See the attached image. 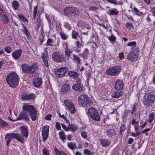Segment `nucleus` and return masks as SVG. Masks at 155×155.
<instances>
[{
	"label": "nucleus",
	"instance_id": "nucleus-1",
	"mask_svg": "<svg viewBox=\"0 0 155 155\" xmlns=\"http://www.w3.org/2000/svg\"><path fill=\"white\" fill-rule=\"evenodd\" d=\"M22 111L18 117L17 120L24 119L28 121L30 120L28 115L33 121L36 120L37 116V111L33 105L24 104L22 107Z\"/></svg>",
	"mask_w": 155,
	"mask_h": 155
},
{
	"label": "nucleus",
	"instance_id": "nucleus-2",
	"mask_svg": "<svg viewBox=\"0 0 155 155\" xmlns=\"http://www.w3.org/2000/svg\"><path fill=\"white\" fill-rule=\"evenodd\" d=\"M18 76L15 72L11 73L7 76L6 81L10 87H15L18 82Z\"/></svg>",
	"mask_w": 155,
	"mask_h": 155
},
{
	"label": "nucleus",
	"instance_id": "nucleus-3",
	"mask_svg": "<svg viewBox=\"0 0 155 155\" xmlns=\"http://www.w3.org/2000/svg\"><path fill=\"white\" fill-rule=\"evenodd\" d=\"M155 96L151 92L145 93L142 98L143 104L147 106H150L154 102Z\"/></svg>",
	"mask_w": 155,
	"mask_h": 155
},
{
	"label": "nucleus",
	"instance_id": "nucleus-4",
	"mask_svg": "<svg viewBox=\"0 0 155 155\" xmlns=\"http://www.w3.org/2000/svg\"><path fill=\"white\" fill-rule=\"evenodd\" d=\"M12 137L14 138L19 142L22 143H23L24 141L23 137L20 134L17 133H8L6 134L5 136V139L6 141L7 145L8 147V144L11 140V138Z\"/></svg>",
	"mask_w": 155,
	"mask_h": 155
},
{
	"label": "nucleus",
	"instance_id": "nucleus-5",
	"mask_svg": "<svg viewBox=\"0 0 155 155\" xmlns=\"http://www.w3.org/2000/svg\"><path fill=\"white\" fill-rule=\"evenodd\" d=\"M78 101L79 104L83 107L89 106L93 103L90 97L85 95H80L78 98Z\"/></svg>",
	"mask_w": 155,
	"mask_h": 155
},
{
	"label": "nucleus",
	"instance_id": "nucleus-6",
	"mask_svg": "<svg viewBox=\"0 0 155 155\" xmlns=\"http://www.w3.org/2000/svg\"><path fill=\"white\" fill-rule=\"evenodd\" d=\"M21 68L24 72L30 74H34L37 69V67L35 64V65L33 64L31 66H29L27 64H23L21 65Z\"/></svg>",
	"mask_w": 155,
	"mask_h": 155
},
{
	"label": "nucleus",
	"instance_id": "nucleus-7",
	"mask_svg": "<svg viewBox=\"0 0 155 155\" xmlns=\"http://www.w3.org/2000/svg\"><path fill=\"white\" fill-rule=\"evenodd\" d=\"M64 12L65 15H68V13H70L71 15L73 17L78 15L80 13L79 11L78 8L74 7H66L64 10Z\"/></svg>",
	"mask_w": 155,
	"mask_h": 155
},
{
	"label": "nucleus",
	"instance_id": "nucleus-8",
	"mask_svg": "<svg viewBox=\"0 0 155 155\" xmlns=\"http://www.w3.org/2000/svg\"><path fill=\"white\" fill-rule=\"evenodd\" d=\"M52 58L54 61L58 63H62L66 61V58L64 56L63 54H61L57 51L52 54Z\"/></svg>",
	"mask_w": 155,
	"mask_h": 155
},
{
	"label": "nucleus",
	"instance_id": "nucleus-9",
	"mask_svg": "<svg viewBox=\"0 0 155 155\" xmlns=\"http://www.w3.org/2000/svg\"><path fill=\"white\" fill-rule=\"evenodd\" d=\"M88 113L91 118L95 121H100V118L99 115L95 108L91 107L88 109Z\"/></svg>",
	"mask_w": 155,
	"mask_h": 155
},
{
	"label": "nucleus",
	"instance_id": "nucleus-10",
	"mask_svg": "<svg viewBox=\"0 0 155 155\" xmlns=\"http://www.w3.org/2000/svg\"><path fill=\"white\" fill-rule=\"evenodd\" d=\"M64 104L71 114L75 113L76 111L75 107L71 101L68 99H66L64 101Z\"/></svg>",
	"mask_w": 155,
	"mask_h": 155
},
{
	"label": "nucleus",
	"instance_id": "nucleus-11",
	"mask_svg": "<svg viewBox=\"0 0 155 155\" xmlns=\"http://www.w3.org/2000/svg\"><path fill=\"white\" fill-rule=\"evenodd\" d=\"M120 70V67H113L107 70L106 72L109 75L113 76L118 73Z\"/></svg>",
	"mask_w": 155,
	"mask_h": 155
},
{
	"label": "nucleus",
	"instance_id": "nucleus-12",
	"mask_svg": "<svg viewBox=\"0 0 155 155\" xmlns=\"http://www.w3.org/2000/svg\"><path fill=\"white\" fill-rule=\"evenodd\" d=\"M127 59L132 61H136L138 59L137 53L134 51L132 50L128 54Z\"/></svg>",
	"mask_w": 155,
	"mask_h": 155
},
{
	"label": "nucleus",
	"instance_id": "nucleus-13",
	"mask_svg": "<svg viewBox=\"0 0 155 155\" xmlns=\"http://www.w3.org/2000/svg\"><path fill=\"white\" fill-rule=\"evenodd\" d=\"M60 90L62 94H67L71 91V87L68 84H64L61 88Z\"/></svg>",
	"mask_w": 155,
	"mask_h": 155
},
{
	"label": "nucleus",
	"instance_id": "nucleus-14",
	"mask_svg": "<svg viewBox=\"0 0 155 155\" xmlns=\"http://www.w3.org/2000/svg\"><path fill=\"white\" fill-rule=\"evenodd\" d=\"M124 84L121 80H117L114 86V88L116 90L122 91L124 88Z\"/></svg>",
	"mask_w": 155,
	"mask_h": 155
},
{
	"label": "nucleus",
	"instance_id": "nucleus-15",
	"mask_svg": "<svg viewBox=\"0 0 155 155\" xmlns=\"http://www.w3.org/2000/svg\"><path fill=\"white\" fill-rule=\"evenodd\" d=\"M21 133L22 134L21 135L23 138L24 137L26 138L28 137V132L27 127L26 126H23L21 127L20 128ZM24 139V138H23Z\"/></svg>",
	"mask_w": 155,
	"mask_h": 155
},
{
	"label": "nucleus",
	"instance_id": "nucleus-16",
	"mask_svg": "<svg viewBox=\"0 0 155 155\" xmlns=\"http://www.w3.org/2000/svg\"><path fill=\"white\" fill-rule=\"evenodd\" d=\"M33 84L36 87H39L42 83V79L39 77L34 78L33 81Z\"/></svg>",
	"mask_w": 155,
	"mask_h": 155
},
{
	"label": "nucleus",
	"instance_id": "nucleus-17",
	"mask_svg": "<svg viewBox=\"0 0 155 155\" xmlns=\"http://www.w3.org/2000/svg\"><path fill=\"white\" fill-rule=\"evenodd\" d=\"M22 53V50L21 49L15 51L12 54V57L15 60L18 59L21 55Z\"/></svg>",
	"mask_w": 155,
	"mask_h": 155
},
{
	"label": "nucleus",
	"instance_id": "nucleus-18",
	"mask_svg": "<svg viewBox=\"0 0 155 155\" xmlns=\"http://www.w3.org/2000/svg\"><path fill=\"white\" fill-rule=\"evenodd\" d=\"M72 89L73 90L75 91H83V87L80 83L75 84L73 85L72 86Z\"/></svg>",
	"mask_w": 155,
	"mask_h": 155
},
{
	"label": "nucleus",
	"instance_id": "nucleus-19",
	"mask_svg": "<svg viewBox=\"0 0 155 155\" xmlns=\"http://www.w3.org/2000/svg\"><path fill=\"white\" fill-rule=\"evenodd\" d=\"M122 94V91L117 90L113 92L111 94V97L114 98H117L121 96Z\"/></svg>",
	"mask_w": 155,
	"mask_h": 155
},
{
	"label": "nucleus",
	"instance_id": "nucleus-20",
	"mask_svg": "<svg viewBox=\"0 0 155 155\" xmlns=\"http://www.w3.org/2000/svg\"><path fill=\"white\" fill-rule=\"evenodd\" d=\"M106 135L109 137L114 136L116 135V131L113 129H109L107 130Z\"/></svg>",
	"mask_w": 155,
	"mask_h": 155
},
{
	"label": "nucleus",
	"instance_id": "nucleus-21",
	"mask_svg": "<svg viewBox=\"0 0 155 155\" xmlns=\"http://www.w3.org/2000/svg\"><path fill=\"white\" fill-rule=\"evenodd\" d=\"M101 144L103 147H106L110 144V141L105 139H101L100 140Z\"/></svg>",
	"mask_w": 155,
	"mask_h": 155
},
{
	"label": "nucleus",
	"instance_id": "nucleus-22",
	"mask_svg": "<svg viewBox=\"0 0 155 155\" xmlns=\"http://www.w3.org/2000/svg\"><path fill=\"white\" fill-rule=\"evenodd\" d=\"M35 94H31L29 95H23L21 97V99L23 100H28L31 99H33L34 98Z\"/></svg>",
	"mask_w": 155,
	"mask_h": 155
},
{
	"label": "nucleus",
	"instance_id": "nucleus-23",
	"mask_svg": "<svg viewBox=\"0 0 155 155\" xmlns=\"http://www.w3.org/2000/svg\"><path fill=\"white\" fill-rule=\"evenodd\" d=\"M41 58L42 59L43 61L45 66L47 67L48 66V64L47 59V57L46 56L44 52L41 53Z\"/></svg>",
	"mask_w": 155,
	"mask_h": 155
},
{
	"label": "nucleus",
	"instance_id": "nucleus-24",
	"mask_svg": "<svg viewBox=\"0 0 155 155\" xmlns=\"http://www.w3.org/2000/svg\"><path fill=\"white\" fill-rule=\"evenodd\" d=\"M21 25L23 28V30H22L24 33H25L26 36L28 39H29L30 38V35L29 31L26 26L25 25L22 23Z\"/></svg>",
	"mask_w": 155,
	"mask_h": 155
},
{
	"label": "nucleus",
	"instance_id": "nucleus-25",
	"mask_svg": "<svg viewBox=\"0 0 155 155\" xmlns=\"http://www.w3.org/2000/svg\"><path fill=\"white\" fill-rule=\"evenodd\" d=\"M72 52V51L71 49L68 48L67 46L65 49V55L67 57L68 59V60L70 57V53Z\"/></svg>",
	"mask_w": 155,
	"mask_h": 155
},
{
	"label": "nucleus",
	"instance_id": "nucleus-26",
	"mask_svg": "<svg viewBox=\"0 0 155 155\" xmlns=\"http://www.w3.org/2000/svg\"><path fill=\"white\" fill-rule=\"evenodd\" d=\"M69 76L74 78H77L78 76V74L77 72L73 71H69L68 72Z\"/></svg>",
	"mask_w": 155,
	"mask_h": 155
},
{
	"label": "nucleus",
	"instance_id": "nucleus-27",
	"mask_svg": "<svg viewBox=\"0 0 155 155\" xmlns=\"http://www.w3.org/2000/svg\"><path fill=\"white\" fill-rule=\"evenodd\" d=\"M68 69L66 67H63L59 69V71L61 74V76L63 77L64 76L66 72L68 71Z\"/></svg>",
	"mask_w": 155,
	"mask_h": 155
},
{
	"label": "nucleus",
	"instance_id": "nucleus-28",
	"mask_svg": "<svg viewBox=\"0 0 155 155\" xmlns=\"http://www.w3.org/2000/svg\"><path fill=\"white\" fill-rule=\"evenodd\" d=\"M153 119L155 120V114L153 112L149 115L148 121L150 123H151Z\"/></svg>",
	"mask_w": 155,
	"mask_h": 155
},
{
	"label": "nucleus",
	"instance_id": "nucleus-29",
	"mask_svg": "<svg viewBox=\"0 0 155 155\" xmlns=\"http://www.w3.org/2000/svg\"><path fill=\"white\" fill-rule=\"evenodd\" d=\"M68 127L69 130H70L73 132H75L78 129L77 126L73 124H69Z\"/></svg>",
	"mask_w": 155,
	"mask_h": 155
},
{
	"label": "nucleus",
	"instance_id": "nucleus-30",
	"mask_svg": "<svg viewBox=\"0 0 155 155\" xmlns=\"http://www.w3.org/2000/svg\"><path fill=\"white\" fill-rule=\"evenodd\" d=\"M68 147L71 150H74L76 148V146L75 143L71 142L68 143Z\"/></svg>",
	"mask_w": 155,
	"mask_h": 155
},
{
	"label": "nucleus",
	"instance_id": "nucleus-31",
	"mask_svg": "<svg viewBox=\"0 0 155 155\" xmlns=\"http://www.w3.org/2000/svg\"><path fill=\"white\" fill-rule=\"evenodd\" d=\"M1 18L4 21V23L7 24L9 22V21L7 15L5 14H2Z\"/></svg>",
	"mask_w": 155,
	"mask_h": 155
},
{
	"label": "nucleus",
	"instance_id": "nucleus-32",
	"mask_svg": "<svg viewBox=\"0 0 155 155\" xmlns=\"http://www.w3.org/2000/svg\"><path fill=\"white\" fill-rule=\"evenodd\" d=\"M12 6L15 10H17L18 9L19 7L18 2L16 1H14L12 3Z\"/></svg>",
	"mask_w": 155,
	"mask_h": 155
},
{
	"label": "nucleus",
	"instance_id": "nucleus-33",
	"mask_svg": "<svg viewBox=\"0 0 155 155\" xmlns=\"http://www.w3.org/2000/svg\"><path fill=\"white\" fill-rule=\"evenodd\" d=\"M73 57L74 62L76 63L78 65L80 64L81 60L79 58L77 55L75 54H73Z\"/></svg>",
	"mask_w": 155,
	"mask_h": 155
},
{
	"label": "nucleus",
	"instance_id": "nucleus-34",
	"mask_svg": "<svg viewBox=\"0 0 155 155\" xmlns=\"http://www.w3.org/2000/svg\"><path fill=\"white\" fill-rule=\"evenodd\" d=\"M118 13V11L117 9L115 8L111 9L109 14L110 15H117Z\"/></svg>",
	"mask_w": 155,
	"mask_h": 155
},
{
	"label": "nucleus",
	"instance_id": "nucleus-35",
	"mask_svg": "<svg viewBox=\"0 0 155 155\" xmlns=\"http://www.w3.org/2000/svg\"><path fill=\"white\" fill-rule=\"evenodd\" d=\"M89 50L87 48H85L83 52L81 54H79V55H81L83 57L85 58L87 57L88 54Z\"/></svg>",
	"mask_w": 155,
	"mask_h": 155
},
{
	"label": "nucleus",
	"instance_id": "nucleus-36",
	"mask_svg": "<svg viewBox=\"0 0 155 155\" xmlns=\"http://www.w3.org/2000/svg\"><path fill=\"white\" fill-rule=\"evenodd\" d=\"M71 35L72 38L74 39H76L78 37H79L78 32L74 30L72 31Z\"/></svg>",
	"mask_w": 155,
	"mask_h": 155
},
{
	"label": "nucleus",
	"instance_id": "nucleus-37",
	"mask_svg": "<svg viewBox=\"0 0 155 155\" xmlns=\"http://www.w3.org/2000/svg\"><path fill=\"white\" fill-rule=\"evenodd\" d=\"M8 125V123L3 120L0 118V126L2 128L6 127Z\"/></svg>",
	"mask_w": 155,
	"mask_h": 155
},
{
	"label": "nucleus",
	"instance_id": "nucleus-38",
	"mask_svg": "<svg viewBox=\"0 0 155 155\" xmlns=\"http://www.w3.org/2000/svg\"><path fill=\"white\" fill-rule=\"evenodd\" d=\"M59 134L60 139L62 140V141L64 142V140L66 139V137L64 133L63 132H60L59 133Z\"/></svg>",
	"mask_w": 155,
	"mask_h": 155
},
{
	"label": "nucleus",
	"instance_id": "nucleus-39",
	"mask_svg": "<svg viewBox=\"0 0 155 155\" xmlns=\"http://www.w3.org/2000/svg\"><path fill=\"white\" fill-rule=\"evenodd\" d=\"M38 8L37 5L34 6V9L33 12V18L35 19L36 17V14L37 12Z\"/></svg>",
	"mask_w": 155,
	"mask_h": 155
},
{
	"label": "nucleus",
	"instance_id": "nucleus-40",
	"mask_svg": "<svg viewBox=\"0 0 155 155\" xmlns=\"http://www.w3.org/2000/svg\"><path fill=\"white\" fill-rule=\"evenodd\" d=\"M55 153L56 155H67L64 151L57 150H55Z\"/></svg>",
	"mask_w": 155,
	"mask_h": 155
},
{
	"label": "nucleus",
	"instance_id": "nucleus-41",
	"mask_svg": "<svg viewBox=\"0 0 155 155\" xmlns=\"http://www.w3.org/2000/svg\"><path fill=\"white\" fill-rule=\"evenodd\" d=\"M48 133L46 132H42V134L43 137V140L44 141H45L47 140Z\"/></svg>",
	"mask_w": 155,
	"mask_h": 155
},
{
	"label": "nucleus",
	"instance_id": "nucleus-42",
	"mask_svg": "<svg viewBox=\"0 0 155 155\" xmlns=\"http://www.w3.org/2000/svg\"><path fill=\"white\" fill-rule=\"evenodd\" d=\"M83 153L85 155H94L93 153H91L89 150L87 149L84 150Z\"/></svg>",
	"mask_w": 155,
	"mask_h": 155
},
{
	"label": "nucleus",
	"instance_id": "nucleus-43",
	"mask_svg": "<svg viewBox=\"0 0 155 155\" xmlns=\"http://www.w3.org/2000/svg\"><path fill=\"white\" fill-rule=\"evenodd\" d=\"M60 36L61 38L64 40L68 38V36L66 34L63 32H61L60 33Z\"/></svg>",
	"mask_w": 155,
	"mask_h": 155
},
{
	"label": "nucleus",
	"instance_id": "nucleus-44",
	"mask_svg": "<svg viewBox=\"0 0 155 155\" xmlns=\"http://www.w3.org/2000/svg\"><path fill=\"white\" fill-rule=\"evenodd\" d=\"M49 129V126H47V125H46L45 126H44L43 128L42 132L48 133Z\"/></svg>",
	"mask_w": 155,
	"mask_h": 155
},
{
	"label": "nucleus",
	"instance_id": "nucleus-45",
	"mask_svg": "<svg viewBox=\"0 0 155 155\" xmlns=\"http://www.w3.org/2000/svg\"><path fill=\"white\" fill-rule=\"evenodd\" d=\"M126 129L125 125L124 124H122L120 128V134H122V132H124V130Z\"/></svg>",
	"mask_w": 155,
	"mask_h": 155
},
{
	"label": "nucleus",
	"instance_id": "nucleus-46",
	"mask_svg": "<svg viewBox=\"0 0 155 155\" xmlns=\"http://www.w3.org/2000/svg\"><path fill=\"white\" fill-rule=\"evenodd\" d=\"M46 45L48 46H52L53 44H52V40L50 38H49L48 39Z\"/></svg>",
	"mask_w": 155,
	"mask_h": 155
},
{
	"label": "nucleus",
	"instance_id": "nucleus-47",
	"mask_svg": "<svg viewBox=\"0 0 155 155\" xmlns=\"http://www.w3.org/2000/svg\"><path fill=\"white\" fill-rule=\"evenodd\" d=\"M49 152L48 150L45 147L43 148V155H49Z\"/></svg>",
	"mask_w": 155,
	"mask_h": 155
},
{
	"label": "nucleus",
	"instance_id": "nucleus-48",
	"mask_svg": "<svg viewBox=\"0 0 155 155\" xmlns=\"http://www.w3.org/2000/svg\"><path fill=\"white\" fill-rule=\"evenodd\" d=\"M5 51L8 53H10L12 51V48L9 46H6L5 49Z\"/></svg>",
	"mask_w": 155,
	"mask_h": 155
},
{
	"label": "nucleus",
	"instance_id": "nucleus-49",
	"mask_svg": "<svg viewBox=\"0 0 155 155\" xmlns=\"http://www.w3.org/2000/svg\"><path fill=\"white\" fill-rule=\"evenodd\" d=\"M136 44V43L135 41H131L129 42L128 43L127 45L128 46H132V47H134Z\"/></svg>",
	"mask_w": 155,
	"mask_h": 155
},
{
	"label": "nucleus",
	"instance_id": "nucleus-50",
	"mask_svg": "<svg viewBox=\"0 0 155 155\" xmlns=\"http://www.w3.org/2000/svg\"><path fill=\"white\" fill-rule=\"evenodd\" d=\"M81 135L83 138H86L87 137V132L84 131H82L81 132Z\"/></svg>",
	"mask_w": 155,
	"mask_h": 155
},
{
	"label": "nucleus",
	"instance_id": "nucleus-51",
	"mask_svg": "<svg viewBox=\"0 0 155 155\" xmlns=\"http://www.w3.org/2000/svg\"><path fill=\"white\" fill-rule=\"evenodd\" d=\"M133 10L136 13L135 14L138 15H140L141 14H142V12H140L138 10V9L136 7H134Z\"/></svg>",
	"mask_w": 155,
	"mask_h": 155
},
{
	"label": "nucleus",
	"instance_id": "nucleus-52",
	"mask_svg": "<svg viewBox=\"0 0 155 155\" xmlns=\"http://www.w3.org/2000/svg\"><path fill=\"white\" fill-rule=\"evenodd\" d=\"M137 133H134V132L131 133V135L133 137H136L137 136H138L140 134V132L138 131L136 132Z\"/></svg>",
	"mask_w": 155,
	"mask_h": 155
},
{
	"label": "nucleus",
	"instance_id": "nucleus-53",
	"mask_svg": "<svg viewBox=\"0 0 155 155\" xmlns=\"http://www.w3.org/2000/svg\"><path fill=\"white\" fill-rule=\"evenodd\" d=\"M41 21L40 18V17H38L37 18V22L35 23L37 24L38 26L40 27L41 25Z\"/></svg>",
	"mask_w": 155,
	"mask_h": 155
},
{
	"label": "nucleus",
	"instance_id": "nucleus-54",
	"mask_svg": "<svg viewBox=\"0 0 155 155\" xmlns=\"http://www.w3.org/2000/svg\"><path fill=\"white\" fill-rule=\"evenodd\" d=\"M136 105L135 104H133L131 109V114H133L134 112L136 110Z\"/></svg>",
	"mask_w": 155,
	"mask_h": 155
},
{
	"label": "nucleus",
	"instance_id": "nucleus-55",
	"mask_svg": "<svg viewBox=\"0 0 155 155\" xmlns=\"http://www.w3.org/2000/svg\"><path fill=\"white\" fill-rule=\"evenodd\" d=\"M126 27L128 29H130V28L133 27V25L131 23L127 22L126 25Z\"/></svg>",
	"mask_w": 155,
	"mask_h": 155
},
{
	"label": "nucleus",
	"instance_id": "nucleus-56",
	"mask_svg": "<svg viewBox=\"0 0 155 155\" xmlns=\"http://www.w3.org/2000/svg\"><path fill=\"white\" fill-rule=\"evenodd\" d=\"M108 39L110 41H114L116 40V38L114 36L111 35L109 37Z\"/></svg>",
	"mask_w": 155,
	"mask_h": 155
},
{
	"label": "nucleus",
	"instance_id": "nucleus-57",
	"mask_svg": "<svg viewBox=\"0 0 155 155\" xmlns=\"http://www.w3.org/2000/svg\"><path fill=\"white\" fill-rule=\"evenodd\" d=\"M150 8V11L152 13L153 16L155 17V6Z\"/></svg>",
	"mask_w": 155,
	"mask_h": 155
},
{
	"label": "nucleus",
	"instance_id": "nucleus-58",
	"mask_svg": "<svg viewBox=\"0 0 155 155\" xmlns=\"http://www.w3.org/2000/svg\"><path fill=\"white\" fill-rule=\"evenodd\" d=\"M97 9L98 8L95 6H91L89 8V10L91 11H96Z\"/></svg>",
	"mask_w": 155,
	"mask_h": 155
},
{
	"label": "nucleus",
	"instance_id": "nucleus-59",
	"mask_svg": "<svg viewBox=\"0 0 155 155\" xmlns=\"http://www.w3.org/2000/svg\"><path fill=\"white\" fill-rule=\"evenodd\" d=\"M109 3L116 5L117 3V2L116 0H106Z\"/></svg>",
	"mask_w": 155,
	"mask_h": 155
},
{
	"label": "nucleus",
	"instance_id": "nucleus-60",
	"mask_svg": "<svg viewBox=\"0 0 155 155\" xmlns=\"http://www.w3.org/2000/svg\"><path fill=\"white\" fill-rule=\"evenodd\" d=\"M139 124H134V125H134V128L135 130V132H137L138 131L139 129Z\"/></svg>",
	"mask_w": 155,
	"mask_h": 155
},
{
	"label": "nucleus",
	"instance_id": "nucleus-61",
	"mask_svg": "<svg viewBox=\"0 0 155 155\" xmlns=\"http://www.w3.org/2000/svg\"><path fill=\"white\" fill-rule=\"evenodd\" d=\"M55 127L58 130H60L61 129V127L60 124L58 122H56L55 123Z\"/></svg>",
	"mask_w": 155,
	"mask_h": 155
},
{
	"label": "nucleus",
	"instance_id": "nucleus-62",
	"mask_svg": "<svg viewBox=\"0 0 155 155\" xmlns=\"http://www.w3.org/2000/svg\"><path fill=\"white\" fill-rule=\"evenodd\" d=\"M61 126L64 130L66 131H69V127H67L63 124H61Z\"/></svg>",
	"mask_w": 155,
	"mask_h": 155
},
{
	"label": "nucleus",
	"instance_id": "nucleus-63",
	"mask_svg": "<svg viewBox=\"0 0 155 155\" xmlns=\"http://www.w3.org/2000/svg\"><path fill=\"white\" fill-rule=\"evenodd\" d=\"M52 116L51 114H49L45 117V119L46 120H50Z\"/></svg>",
	"mask_w": 155,
	"mask_h": 155
},
{
	"label": "nucleus",
	"instance_id": "nucleus-64",
	"mask_svg": "<svg viewBox=\"0 0 155 155\" xmlns=\"http://www.w3.org/2000/svg\"><path fill=\"white\" fill-rule=\"evenodd\" d=\"M139 124V121H136L135 118H133L131 121V124L134 125V124Z\"/></svg>",
	"mask_w": 155,
	"mask_h": 155
}]
</instances>
